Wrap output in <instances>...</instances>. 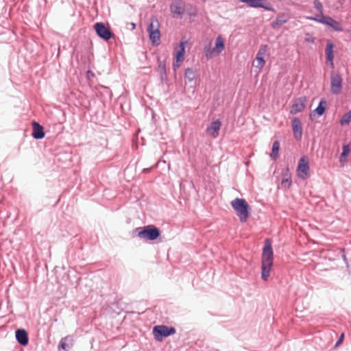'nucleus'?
<instances>
[{"mask_svg": "<svg viewBox=\"0 0 351 351\" xmlns=\"http://www.w3.org/2000/svg\"><path fill=\"white\" fill-rule=\"evenodd\" d=\"M176 329L173 327H168L165 325L156 326L153 328V334L157 341H161L162 338L173 335Z\"/></svg>", "mask_w": 351, "mask_h": 351, "instance_id": "obj_5", "label": "nucleus"}, {"mask_svg": "<svg viewBox=\"0 0 351 351\" xmlns=\"http://www.w3.org/2000/svg\"><path fill=\"white\" fill-rule=\"evenodd\" d=\"M274 254L271 243L269 239L265 241L261 258V278L267 281L270 276V271L273 266Z\"/></svg>", "mask_w": 351, "mask_h": 351, "instance_id": "obj_1", "label": "nucleus"}, {"mask_svg": "<svg viewBox=\"0 0 351 351\" xmlns=\"http://www.w3.org/2000/svg\"><path fill=\"white\" fill-rule=\"evenodd\" d=\"M132 27L135 28V24H132Z\"/></svg>", "mask_w": 351, "mask_h": 351, "instance_id": "obj_33", "label": "nucleus"}, {"mask_svg": "<svg viewBox=\"0 0 351 351\" xmlns=\"http://www.w3.org/2000/svg\"><path fill=\"white\" fill-rule=\"evenodd\" d=\"M149 171V169H144L143 171L146 173V172H148Z\"/></svg>", "mask_w": 351, "mask_h": 351, "instance_id": "obj_32", "label": "nucleus"}, {"mask_svg": "<svg viewBox=\"0 0 351 351\" xmlns=\"http://www.w3.org/2000/svg\"><path fill=\"white\" fill-rule=\"evenodd\" d=\"M138 237L140 239L154 241L156 239L160 234V230L154 225H148L143 228H137Z\"/></svg>", "mask_w": 351, "mask_h": 351, "instance_id": "obj_4", "label": "nucleus"}, {"mask_svg": "<svg viewBox=\"0 0 351 351\" xmlns=\"http://www.w3.org/2000/svg\"><path fill=\"white\" fill-rule=\"evenodd\" d=\"M268 46L267 45H262L255 58L254 61L252 62V65L257 68L260 71L265 64V56L267 52Z\"/></svg>", "mask_w": 351, "mask_h": 351, "instance_id": "obj_8", "label": "nucleus"}, {"mask_svg": "<svg viewBox=\"0 0 351 351\" xmlns=\"http://www.w3.org/2000/svg\"><path fill=\"white\" fill-rule=\"evenodd\" d=\"M304 40L308 43H313L315 42V38L311 34H306L304 37Z\"/></svg>", "mask_w": 351, "mask_h": 351, "instance_id": "obj_29", "label": "nucleus"}, {"mask_svg": "<svg viewBox=\"0 0 351 351\" xmlns=\"http://www.w3.org/2000/svg\"><path fill=\"white\" fill-rule=\"evenodd\" d=\"M321 18L317 19V17H311L309 18L311 20L319 21L322 23L328 25L330 26H333V24L335 23V21L333 20L330 17H326L322 14V16H319Z\"/></svg>", "mask_w": 351, "mask_h": 351, "instance_id": "obj_20", "label": "nucleus"}, {"mask_svg": "<svg viewBox=\"0 0 351 351\" xmlns=\"http://www.w3.org/2000/svg\"><path fill=\"white\" fill-rule=\"evenodd\" d=\"M225 49L223 40L221 36H217L215 41V46L213 49L210 47L204 48L205 55L207 58H211L214 55L219 54Z\"/></svg>", "mask_w": 351, "mask_h": 351, "instance_id": "obj_7", "label": "nucleus"}, {"mask_svg": "<svg viewBox=\"0 0 351 351\" xmlns=\"http://www.w3.org/2000/svg\"><path fill=\"white\" fill-rule=\"evenodd\" d=\"M287 19L284 18L283 16H278L276 18V21L273 22L272 27L274 28L278 27L281 26L282 24L287 23Z\"/></svg>", "mask_w": 351, "mask_h": 351, "instance_id": "obj_24", "label": "nucleus"}, {"mask_svg": "<svg viewBox=\"0 0 351 351\" xmlns=\"http://www.w3.org/2000/svg\"><path fill=\"white\" fill-rule=\"evenodd\" d=\"M334 45L332 43H328L326 45V47L325 49V53L326 55V59L328 62H330V66L332 68L334 67L333 59H334V51H333Z\"/></svg>", "mask_w": 351, "mask_h": 351, "instance_id": "obj_18", "label": "nucleus"}, {"mask_svg": "<svg viewBox=\"0 0 351 351\" xmlns=\"http://www.w3.org/2000/svg\"><path fill=\"white\" fill-rule=\"evenodd\" d=\"M313 5L315 9L318 11L319 13V16H322L323 14V6L322 3L319 0H315L313 1Z\"/></svg>", "mask_w": 351, "mask_h": 351, "instance_id": "obj_28", "label": "nucleus"}, {"mask_svg": "<svg viewBox=\"0 0 351 351\" xmlns=\"http://www.w3.org/2000/svg\"><path fill=\"white\" fill-rule=\"evenodd\" d=\"M306 97L295 99L293 102L290 112L295 114L302 112L306 107Z\"/></svg>", "mask_w": 351, "mask_h": 351, "instance_id": "obj_13", "label": "nucleus"}, {"mask_svg": "<svg viewBox=\"0 0 351 351\" xmlns=\"http://www.w3.org/2000/svg\"><path fill=\"white\" fill-rule=\"evenodd\" d=\"M351 121V110L346 113L340 121L341 125H347Z\"/></svg>", "mask_w": 351, "mask_h": 351, "instance_id": "obj_25", "label": "nucleus"}, {"mask_svg": "<svg viewBox=\"0 0 351 351\" xmlns=\"http://www.w3.org/2000/svg\"><path fill=\"white\" fill-rule=\"evenodd\" d=\"M170 10L175 18H182L185 12V3L182 0H173Z\"/></svg>", "mask_w": 351, "mask_h": 351, "instance_id": "obj_10", "label": "nucleus"}, {"mask_svg": "<svg viewBox=\"0 0 351 351\" xmlns=\"http://www.w3.org/2000/svg\"><path fill=\"white\" fill-rule=\"evenodd\" d=\"M297 175L302 180H306L310 176L308 160L306 156L302 157L298 162Z\"/></svg>", "mask_w": 351, "mask_h": 351, "instance_id": "obj_6", "label": "nucleus"}, {"mask_svg": "<svg viewBox=\"0 0 351 351\" xmlns=\"http://www.w3.org/2000/svg\"><path fill=\"white\" fill-rule=\"evenodd\" d=\"M265 0H240V1L247 3L250 7L266 8L264 4Z\"/></svg>", "mask_w": 351, "mask_h": 351, "instance_id": "obj_19", "label": "nucleus"}, {"mask_svg": "<svg viewBox=\"0 0 351 351\" xmlns=\"http://www.w3.org/2000/svg\"><path fill=\"white\" fill-rule=\"evenodd\" d=\"M16 338L20 344L23 346L27 345L29 341L28 336L24 329H19L16 331Z\"/></svg>", "mask_w": 351, "mask_h": 351, "instance_id": "obj_17", "label": "nucleus"}, {"mask_svg": "<svg viewBox=\"0 0 351 351\" xmlns=\"http://www.w3.org/2000/svg\"><path fill=\"white\" fill-rule=\"evenodd\" d=\"M160 23L156 17H152L147 26L149 38L154 45H158L160 40Z\"/></svg>", "mask_w": 351, "mask_h": 351, "instance_id": "obj_3", "label": "nucleus"}, {"mask_svg": "<svg viewBox=\"0 0 351 351\" xmlns=\"http://www.w3.org/2000/svg\"><path fill=\"white\" fill-rule=\"evenodd\" d=\"M241 222L244 223L247 221L250 213V206L244 199L235 198L230 202Z\"/></svg>", "mask_w": 351, "mask_h": 351, "instance_id": "obj_2", "label": "nucleus"}, {"mask_svg": "<svg viewBox=\"0 0 351 351\" xmlns=\"http://www.w3.org/2000/svg\"><path fill=\"white\" fill-rule=\"evenodd\" d=\"M94 29L97 34L105 40H110L112 36V33L110 28L106 27L103 23H96L94 25Z\"/></svg>", "mask_w": 351, "mask_h": 351, "instance_id": "obj_11", "label": "nucleus"}, {"mask_svg": "<svg viewBox=\"0 0 351 351\" xmlns=\"http://www.w3.org/2000/svg\"><path fill=\"white\" fill-rule=\"evenodd\" d=\"M350 152V146L348 145H343V151H342V153H341V157H340V162H346V158L348 156V155L349 154Z\"/></svg>", "mask_w": 351, "mask_h": 351, "instance_id": "obj_22", "label": "nucleus"}, {"mask_svg": "<svg viewBox=\"0 0 351 351\" xmlns=\"http://www.w3.org/2000/svg\"><path fill=\"white\" fill-rule=\"evenodd\" d=\"M221 123L219 120L212 122L206 128V132L213 138H217L221 128Z\"/></svg>", "mask_w": 351, "mask_h": 351, "instance_id": "obj_14", "label": "nucleus"}, {"mask_svg": "<svg viewBox=\"0 0 351 351\" xmlns=\"http://www.w3.org/2000/svg\"><path fill=\"white\" fill-rule=\"evenodd\" d=\"M323 104H326L325 101H320L319 106L315 110V112L319 116L322 115L325 112V106Z\"/></svg>", "mask_w": 351, "mask_h": 351, "instance_id": "obj_27", "label": "nucleus"}, {"mask_svg": "<svg viewBox=\"0 0 351 351\" xmlns=\"http://www.w3.org/2000/svg\"><path fill=\"white\" fill-rule=\"evenodd\" d=\"M280 148V143L278 141H275L273 143L272 152L270 154L271 157L274 159H276L278 156V151Z\"/></svg>", "mask_w": 351, "mask_h": 351, "instance_id": "obj_23", "label": "nucleus"}, {"mask_svg": "<svg viewBox=\"0 0 351 351\" xmlns=\"http://www.w3.org/2000/svg\"><path fill=\"white\" fill-rule=\"evenodd\" d=\"M292 128L294 138L300 140L302 136V128L300 119L295 117L292 121Z\"/></svg>", "mask_w": 351, "mask_h": 351, "instance_id": "obj_15", "label": "nucleus"}, {"mask_svg": "<svg viewBox=\"0 0 351 351\" xmlns=\"http://www.w3.org/2000/svg\"><path fill=\"white\" fill-rule=\"evenodd\" d=\"M342 89V78L339 73H332L330 76V90L333 94H339Z\"/></svg>", "mask_w": 351, "mask_h": 351, "instance_id": "obj_12", "label": "nucleus"}, {"mask_svg": "<svg viewBox=\"0 0 351 351\" xmlns=\"http://www.w3.org/2000/svg\"><path fill=\"white\" fill-rule=\"evenodd\" d=\"M184 75L189 82H192L195 77V72L189 68L185 70Z\"/></svg>", "mask_w": 351, "mask_h": 351, "instance_id": "obj_26", "label": "nucleus"}, {"mask_svg": "<svg viewBox=\"0 0 351 351\" xmlns=\"http://www.w3.org/2000/svg\"><path fill=\"white\" fill-rule=\"evenodd\" d=\"M185 44V42H180L179 45L175 47V61L173 64L175 70L180 66L184 60Z\"/></svg>", "mask_w": 351, "mask_h": 351, "instance_id": "obj_9", "label": "nucleus"}, {"mask_svg": "<svg viewBox=\"0 0 351 351\" xmlns=\"http://www.w3.org/2000/svg\"><path fill=\"white\" fill-rule=\"evenodd\" d=\"M343 339H344V334L342 333L341 335L339 340L337 341V342L335 344V348H337L340 344H341V343L343 342Z\"/></svg>", "mask_w": 351, "mask_h": 351, "instance_id": "obj_30", "label": "nucleus"}, {"mask_svg": "<svg viewBox=\"0 0 351 351\" xmlns=\"http://www.w3.org/2000/svg\"><path fill=\"white\" fill-rule=\"evenodd\" d=\"M66 343L64 341H61L60 342V347L62 348V349H66Z\"/></svg>", "mask_w": 351, "mask_h": 351, "instance_id": "obj_31", "label": "nucleus"}, {"mask_svg": "<svg viewBox=\"0 0 351 351\" xmlns=\"http://www.w3.org/2000/svg\"><path fill=\"white\" fill-rule=\"evenodd\" d=\"M292 181L291 176L288 173L284 176L282 182H281V186L282 188L287 189H289L291 185Z\"/></svg>", "mask_w": 351, "mask_h": 351, "instance_id": "obj_21", "label": "nucleus"}, {"mask_svg": "<svg viewBox=\"0 0 351 351\" xmlns=\"http://www.w3.org/2000/svg\"><path fill=\"white\" fill-rule=\"evenodd\" d=\"M33 132L32 136L36 139H41L45 136V132L43 131V127L38 123L34 121L32 123Z\"/></svg>", "mask_w": 351, "mask_h": 351, "instance_id": "obj_16", "label": "nucleus"}]
</instances>
